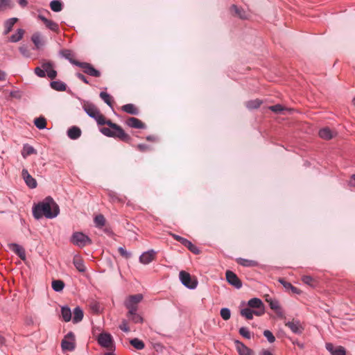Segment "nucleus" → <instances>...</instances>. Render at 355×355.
<instances>
[{"mask_svg": "<svg viewBox=\"0 0 355 355\" xmlns=\"http://www.w3.org/2000/svg\"><path fill=\"white\" fill-rule=\"evenodd\" d=\"M83 107L85 112L91 118H93L98 125H107L109 126V128H100V132L103 135L109 137L118 138L125 142L130 141V135L120 125L112 123L110 120H107L95 105L91 103H85Z\"/></svg>", "mask_w": 355, "mask_h": 355, "instance_id": "f257e3e1", "label": "nucleus"}, {"mask_svg": "<svg viewBox=\"0 0 355 355\" xmlns=\"http://www.w3.org/2000/svg\"><path fill=\"white\" fill-rule=\"evenodd\" d=\"M59 213V206L51 197L46 198L33 208V215L36 219H40L43 216L46 218H53Z\"/></svg>", "mask_w": 355, "mask_h": 355, "instance_id": "f03ea898", "label": "nucleus"}, {"mask_svg": "<svg viewBox=\"0 0 355 355\" xmlns=\"http://www.w3.org/2000/svg\"><path fill=\"white\" fill-rule=\"evenodd\" d=\"M71 242L79 248H83L92 243V240L80 232H74L71 237Z\"/></svg>", "mask_w": 355, "mask_h": 355, "instance_id": "7ed1b4c3", "label": "nucleus"}, {"mask_svg": "<svg viewBox=\"0 0 355 355\" xmlns=\"http://www.w3.org/2000/svg\"><path fill=\"white\" fill-rule=\"evenodd\" d=\"M142 299L143 295L141 294L130 295L126 299L124 304L129 313L137 311V305L142 300Z\"/></svg>", "mask_w": 355, "mask_h": 355, "instance_id": "20e7f679", "label": "nucleus"}, {"mask_svg": "<svg viewBox=\"0 0 355 355\" xmlns=\"http://www.w3.org/2000/svg\"><path fill=\"white\" fill-rule=\"evenodd\" d=\"M248 305L250 309H257L254 311V315L257 316H261L265 313V306L263 302L257 297L250 299L248 302Z\"/></svg>", "mask_w": 355, "mask_h": 355, "instance_id": "39448f33", "label": "nucleus"}, {"mask_svg": "<svg viewBox=\"0 0 355 355\" xmlns=\"http://www.w3.org/2000/svg\"><path fill=\"white\" fill-rule=\"evenodd\" d=\"M62 348L64 351L71 352L75 349V336L73 333L69 332L62 340Z\"/></svg>", "mask_w": 355, "mask_h": 355, "instance_id": "423d86ee", "label": "nucleus"}, {"mask_svg": "<svg viewBox=\"0 0 355 355\" xmlns=\"http://www.w3.org/2000/svg\"><path fill=\"white\" fill-rule=\"evenodd\" d=\"M179 276L182 284L186 287L194 289L197 286V281L192 279L189 272L182 270L180 272Z\"/></svg>", "mask_w": 355, "mask_h": 355, "instance_id": "0eeeda50", "label": "nucleus"}, {"mask_svg": "<svg viewBox=\"0 0 355 355\" xmlns=\"http://www.w3.org/2000/svg\"><path fill=\"white\" fill-rule=\"evenodd\" d=\"M78 67L82 68L83 72L89 76L96 78L101 76V72L98 70L96 69L91 64L88 62H80V63H78Z\"/></svg>", "mask_w": 355, "mask_h": 355, "instance_id": "6e6552de", "label": "nucleus"}, {"mask_svg": "<svg viewBox=\"0 0 355 355\" xmlns=\"http://www.w3.org/2000/svg\"><path fill=\"white\" fill-rule=\"evenodd\" d=\"M285 326L288 327L291 331L295 334H302L304 327L298 320H292L285 322Z\"/></svg>", "mask_w": 355, "mask_h": 355, "instance_id": "1a4fd4ad", "label": "nucleus"}, {"mask_svg": "<svg viewBox=\"0 0 355 355\" xmlns=\"http://www.w3.org/2000/svg\"><path fill=\"white\" fill-rule=\"evenodd\" d=\"M225 276L227 282L230 285L234 286L237 289H239L242 287L241 281L234 272L230 270H227L225 273Z\"/></svg>", "mask_w": 355, "mask_h": 355, "instance_id": "9d476101", "label": "nucleus"}, {"mask_svg": "<svg viewBox=\"0 0 355 355\" xmlns=\"http://www.w3.org/2000/svg\"><path fill=\"white\" fill-rule=\"evenodd\" d=\"M267 302L269 304L270 309H272L279 318H285L284 313L277 300L270 298V300H267Z\"/></svg>", "mask_w": 355, "mask_h": 355, "instance_id": "9b49d317", "label": "nucleus"}, {"mask_svg": "<svg viewBox=\"0 0 355 355\" xmlns=\"http://www.w3.org/2000/svg\"><path fill=\"white\" fill-rule=\"evenodd\" d=\"M157 252L154 250H150L144 252L139 257V261L143 264H148L152 262L156 257Z\"/></svg>", "mask_w": 355, "mask_h": 355, "instance_id": "f8f14e48", "label": "nucleus"}, {"mask_svg": "<svg viewBox=\"0 0 355 355\" xmlns=\"http://www.w3.org/2000/svg\"><path fill=\"white\" fill-rule=\"evenodd\" d=\"M98 343L103 347L109 348L112 345V338L110 334L103 333L98 337Z\"/></svg>", "mask_w": 355, "mask_h": 355, "instance_id": "ddd939ff", "label": "nucleus"}, {"mask_svg": "<svg viewBox=\"0 0 355 355\" xmlns=\"http://www.w3.org/2000/svg\"><path fill=\"white\" fill-rule=\"evenodd\" d=\"M125 123L130 128L136 129H144L146 125L141 120L135 117H129L126 119Z\"/></svg>", "mask_w": 355, "mask_h": 355, "instance_id": "4468645a", "label": "nucleus"}, {"mask_svg": "<svg viewBox=\"0 0 355 355\" xmlns=\"http://www.w3.org/2000/svg\"><path fill=\"white\" fill-rule=\"evenodd\" d=\"M31 41L34 44L36 49H40L45 44L44 37L39 32H36L32 35Z\"/></svg>", "mask_w": 355, "mask_h": 355, "instance_id": "2eb2a0df", "label": "nucleus"}, {"mask_svg": "<svg viewBox=\"0 0 355 355\" xmlns=\"http://www.w3.org/2000/svg\"><path fill=\"white\" fill-rule=\"evenodd\" d=\"M325 347L331 355H346L345 349L342 346H338L335 348L332 343H327Z\"/></svg>", "mask_w": 355, "mask_h": 355, "instance_id": "dca6fc26", "label": "nucleus"}, {"mask_svg": "<svg viewBox=\"0 0 355 355\" xmlns=\"http://www.w3.org/2000/svg\"><path fill=\"white\" fill-rule=\"evenodd\" d=\"M42 67L44 69L49 78L54 79L57 76V71L53 69V64L51 62L42 63Z\"/></svg>", "mask_w": 355, "mask_h": 355, "instance_id": "f3484780", "label": "nucleus"}, {"mask_svg": "<svg viewBox=\"0 0 355 355\" xmlns=\"http://www.w3.org/2000/svg\"><path fill=\"white\" fill-rule=\"evenodd\" d=\"M42 67L44 69L49 78L54 79L57 76V71L53 69V64L51 62L42 63Z\"/></svg>", "mask_w": 355, "mask_h": 355, "instance_id": "a211bd4d", "label": "nucleus"}, {"mask_svg": "<svg viewBox=\"0 0 355 355\" xmlns=\"http://www.w3.org/2000/svg\"><path fill=\"white\" fill-rule=\"evenodd\" d=\"M22 177L26 184L31 189H34L37 187L36 180L29 174L28 171L24 168L21 171Z\"/></svg>", "mask_w": 355, "mask_h": 355, "instance_id": "6ab92c4d", "label": "nucleus"}, {"mask_svg": "<svg viewBox=\"0 0 355 355\" xmlns=\"http://www.w3.org/2000/svg\"><path fill=\"white\" fill-rule=\"evenodd\" d=\"M8 247L9 250L14 252L17 254L22 260L26 259V253L24 249L17 243H8Z\"/></svg>", "mask_w": 355, "mask_h": 355, "instance_id": "aec40b11", "label": "nucleus"}, {"mask_svg": "<svg viewBox=\"0 0 355 355\" xmlns=\"http://www.w3.org/2000/svg\"><path fill=\"white\" fill-rule=\"evenodd\" d=\"M38 18L41 21H42L44 22V24H45V26L50 30H51L54 32H56V33H58L59 31V26L57 23L54 22L50 19H48L47 18H46L45 17H44L43 15H38Z\"/></svg>", "mask_w": 355, "mask_h": 355, "instance_id": "412c9836", "label": "nucleus"}, {"mask_svg": "<svg viewBox=\"0 0 355 355\" xmlns=\"http://www.w3.org/2000/svg\"><path fill=\"white\" fill-rule=\"evenodd\" d=\"M121 109L123 112L132 115H137L139 113L138 107L132 103L125 104L123 105Z\"/></svg>", "mask_w": 355, "mask_h": 355, "instance_id": "4be33fe9", "label": "nucleus"}, {"mask_svg": "<svg viewBox=\"0 0 355 355\" xmlns=\"http://www.w3.org/2000/svg\"><path fill=\"white\" fill-rule=\"evenodd\" d=\"M237 350L239 355H254L252 349L240 342H237Z\"/></svg>", "mask_w": 355, "mask_h": 355, "instance_id": "5701e85b", "label": "nucleus"}, {"mask_svg": "<svg viewBox=\"0 0 355 355\" xmlns=\"http://www.w3.org/2000/svg\"><path fill=\"white\" fill-rule=\"evenodd\" d=\"M81 130L76 126L70 128L67 131L68 137L71 139H77L80 137Z\"/></svg>", "mask_w": 355, "mask_h": 355, "instance_id": "b1692460", "label": "nucleus"}, {"mask_svg": "<svg viewBox=\"0 0 355 355\" xmlns=\"http://www.w3.org/2000/svg\"><path fill=\"white\" fill-rule=\"evenodd\" d=\"M73 263L74 266L76 267V268L79 272H83L86 270V267L84 264V261L80 257H79L78 256H75L73 258Z\"/></svg>", "mask_w": 355, "mask_h": 355, "instance_id": "393cba45", "label": "nucleus"}, {"mask_svg": "<svg viewBox=\"0 0 355 355\" xmlns=\"http://www.w3.org/2000/svg\"><path fill=\"white\" fill-rule=\"evenodd\" d=\"M236 262L245 267H255L258 266L257 261L243 258L237 259Z\"/></svg>", "mask_w": 355, "mask_h": 355, "instance_id": "a878e982", "label": "nucleus"}, {"mask_svg": "<svg viewBox=\"0 0 355 355\" xmlns=\"http://www.w3.org/2000/svg\"><path fill=\"white\" fill-rule=\"evenodd\" d=\"M36 150L29 144H24L21 151V155L24 158H26L28 156L36 154Z\"/></svg>", "mask_w": 355, "mask_h": 355, "instance_id": "bb28decb", "label": "nucleus"}, {"mask_svg": "<svg viewBox=\"0 0 355 355\" xmlns=\"http://www.w3.org/2000/svg\"><path fill=\"white\" fill-rule=\"evenodd\" d=\"M61 54L63 57H64L66 59L69 60V61L74 65L78 66V63L80 62L77 61L73 58V55L72 51L70 50H68V49L63 50V51H62Z\"/></svg>", "mask_w": 355, "mask_h": 355, "instance_id": "cd10ccee", "label": "nucleus"}, {"mask_svg": "<svg viewBox=\"0 0 355 355\" xmlns=\"http://www.w3.org/2000/svg\"><path fill=\"white\" fill-rule=\"evenodd\" d=\"M279 282L283 285V286L286 289H288V290L290 289L292 291V293H295V294H300L301 293V291L299 288H297V287L293 286L291 283L285 281L284 279H279Z\"/></svg>", "mask_w": 355, "mask_h": 355, "instance_id": "c85d7f7f", "label": "nucleus"}, {"mask_svg": "<svg viewBox=\"0 0 355 355\" xmlns=\"http://www.w3.org/2000/svg\"><path fill=\"white\" fill-rule=\"evenodd\" d=\"M51 87L52 89L59 92L65 91L67 88L66 84L60 80L52 81Z\"/></svg>", "mask_w": 355, "mask_h": 355, "instance_id": "c756f323", "label": "nucleus"}, {"mask_svg": "<svg viewBox=\"0 0 355 355\" xmlns=\"http://www.w3.org/2000/svg\"><path fill=\"white\" fill-rule=\"evenodd\" d=\"M17 18H15V17H13V18H10V19H8V20H6L4 23V26H5V31H4V35H7L8 33H9L13 26L15 25V24L17 21Z\"/></svg>", "mask_w": 355, "mask_h": 355, "instance_id": "7c9ffc66", "label": "nucleus"}, {"mask_svg": "<svg viewBox=\"0 0 355 355\" xmlns=\"http://www.w3.org/2000/svg\"><path fill=\"white\" fill-rule=\"evenodd\" d=\"M318 134L320 138L326 140L331 139L333 137V133L329 128H322Z\"/></svg>", "mask_w": 355, "mask_h": 355, "instance_id": "2f4dec72", "label": "nucleus"}, {"mask_svg": "<svg viewBox=\"0 0 355 355\" xmlns=\"http://www.w3.org/2000/svg\"><path fill=\"white\" fill-rule=\"evenodd\" d=\"M73 322L78 323L83 320V311L80 307H76L73 310Z\"/></svg>", "mask_w": 355, "mask_h": 355, "instance_id": "473e14b6", "label": "nucleus"}, {"mask_svg": "<svg viewBox=\"0 0 355 355\" xmlns=\"http://www.w3.org/2000/svg\"><path fill=\"white\" fill-rule=\"evenodd\" d=\"M61 315L64 322H69L71 320V311L68 306L61 308Z\"/></svg>", "mask_w": 355, "mask_h": 355, "instance_id": "72a5a7b5", "label": "nucleus"}, {"mask_svg": "<svg viewBox=\"0 0 355 355\" xmlns=\"http://www.w3.org/2000/svg\"><path fill=\"white\" fill-rule=\"evenodd\" d=\"M101 98L110 107L112 108L113 98L112 97L105 92H101L99 94Z\"/></svg>", "mask_w": 355, "mask_h": 355, "instance_id": "f704fd0d", "label": "nucleus"}, {"mask_svg": "<svg viewBox=\"0 0 355 355\" xmlns=\"http://www.w3.org/2000/svg\"><path fill=\"white\" fill-rule=\"evenodd\" d=\"M127 316L134 323H142L143 322V318L139 314L137 313V311H134L133 313H129V311H128L127 313Z\"/></svg>", "mask_w": 355, "mask_h": 355, "instance_id": "c9c22d12", "label": "nucleus"}, {"mask_svg": "<svg viewBox=\"0 0 355 355\" xmlns=\"http://www.w3.org/2000/svg\"><path fill=\"white\" fill-rule=\"evenodd\" d=\"M241 316L244 317L247 320H252L254 315V311L252 310L250 307L245 308L241 310Z\"/></svg>", "mask_w": 355, "mask_h": 355, "instance_id": "e433bc0d", "label": "nucleus"}, {"mask_svg": "<svg viewBox=\"0 0 355 355\" xmlns=\"http://www.w3.org/2000/svg\"><path fill=\"white\" fill-rule=\"evenodd\" d=\"M302 281L304 284H306L311 287H315L318 285V282L309 275L303 276L302 277Z\"/></svg>", "mask_w": 355, "mask_h": 355, "instance_id": "4c0bfd02", "label": "nucleus"}, {"mask_svg": "<svg viewBox=\"0 0 355 355\" xmlns=\"http://www.w3.org/2000/svg\"><path fill=\"white\" fill-rule=\"evenodd\" d=\"M24 34V31L21 28H19L15 34L11 35L10 41L12 42H17L23 37Z\"/></svg>", "mask_w": 355, "mask_h": 355, "instance_id": "58836bf2", "label": "nucleus"}, {"mask_svg": "<svg viewBox=\"0 0 355 355\" xmlns=\"http://www.w3.org/2000/svg\"><path fill=\"white\" fill-rule=\"evenodd\" d=\"M35 125L40 130L44 129L46 125V121L44 117L36 118L34 121Z\"/></svg>", "mask_w": 355, "mask_h": 355, "instance_id": "ea45409f", "label": "nucleus"}, {"mask_svg": "<svg viewBox=\"0 0 355 355\" xmlns=\"http://www.w3.org/2000/svg\"><path fill=\"white\" fill-rule=\"evenodd\" d=\"M51 9L54 12H60L62 9V4L59 0H53L50 3Z\"/></svg>", "mask_w": 355, "mask_h": 355, "instance_id": "a19ab883", "label": "nucleus"}, {"mask_svg": "<svg viewBox=\"0 0 355 355\" xmlns=\"http://www.w3.org/2000/svg\"><path fill=\"white\" fill-rule=\"evenodd\" d=\"M64 284L61 280H54L52 282V288L56 292H60L63 290Z\"/></svg>", "mask_w": 355, "mask_h": 355, "instance_id": "79ce46f5", "label": "nucleus"}, {"mask_svg": "<svg viewBox=\"0 0 355 355\" xmlns=\"http://www.w3.org/2000/svg\"><path fill=\"white\" fill-rule=\"evenodd\" d=\"M262 103V101L259 99H254L249 101L246 103V106L248 109H256L258 108L261 104Z\"/></svg>", "mask_w": 355, "mask_h": 355, "instance_id": "37998d69", "label": "nucleus"}, {"mask_svg": "<svg viewBox=\"0 0 355 355\" xmlns=\"http://www.w3.org/2000/svg\"><path fill=\"white\" fill-rule=\"evenodd\" d=\"M130 344L137 349H143L145 347L144 342L138 338H134L130 340Z\"/></svg>", "mask_w": 355, "mask_h": 355, "instance_id": "c03bdc74", "label": "nucleus"}, {"mask_svg": "<svg viewBox=\"0 0 355 355\" xmlns=\"http://www.w3.org/2000/svg\"><path fill=\"white\" fill-rule=\"evenodd\" d=\"M94 223H95L96 226L98 227H103L105 225V217L101 214L96 216L94 218Z\"/></svg>", "mask_w": 355, "mask_h": 355, "instance_id": "a18cd8bd", "label": "nucleus"}, {"mask_svg": "<svg viewBox=\"0 0 355 355\" xmlns=\"http://www.w3.org/2000/svg\"><path fill=\"white\" fill-rule=\"evenodd\" d=\"M232 10L234 11L235 14L241 19H247L248 15L245 11L240 10L236 6L233 5L231 8Z\"/></svg>", "mask_w": 355, "mask_h": 355, "instance_id": "49530a36", "label": "nucleus"}, {"mask_svg": "<svg viewBox=\"0 0 355 355\" xmlns=\"http://www.w3.org/2000/svg\"><path fill=\"white\" fill-rule=\"evenodd\" d=\"M220 316L222 318L225 320H227L231 317V312L230 310L227 308H223L220 309Z\"/></svg>", "mask_w": 355, "mask_h": 355, "instance_id": "de8ad7c7", "label": "nucleus"}, {"mask_svg": "<svg viewBox=\"0 0 355 355\" xmlns=\"http://www.w3.org/2000/svg\"><path fill=\"white\" fill-rule=\"evenodd\" d=\"M239 334L244 338L250 339L251 338V333L247 327H241Z\"/></svg>", "mask_w": 355, "mask_h": 355, "instance_id": "09e8293b", "label": "nucleus"}, {"mask_svg": "<svg viewBox=\"0 0 355 355\" xmlns=\"http://www.w3.org/2000/svg\"><path fill=\"white\" fill-rule=\"evenodd\" d=\"M263 336L267 338L269 343H272L275 340V338L272 333L269 330H265L263 331Z\"/></svg>", "mask_w": 355, "mask_h": 355, "instance_id": "8fccbe9b", "label": "nucleus"}, {"mask_svg": "<svg viewBox=\"0 0 355 355\" xmlns=\"http://www.w3.org/2000/svg\"><path fill=\"white\" fill-rule=\"evenodd\" d=\"M10 1L9 0H0V12L4 11L8 8H10Z\"/></svg>", "mask_w": 355, "mask_h": 355, "instance_id": "3c124183", "label": "nucleus"}, {"mask_svg": "<svg viewBox=\"0 0 355 355\" xmlns=\"http://www.w3.org/2000/svg\"><path fill=\"white\" fill-rule=\"evenodd\" d=\"M34 72L37 76L40 78H44L46 76V73L42 67H36L34 70Z\"/></svg>", "mask_w": 355, "mask_h": 355, "instance_id": "603ef678", "label": "nucleus"}, {"mask_svg": "<svg viewBox=\"0 0 355 355\" xmlns=\"http://www.w3.org/2000/svg\"><path fill=\"white\" fill-rule=\"evenodd\" d=\"M269 109L271 111L276 112V113H280L281 112H282L284 110V107L279 104L270 106L269 107Z\"/></svg>", "mask_w": 355, "mask_h": 355, "instance_id": "864d4df0", "label": "nucleus"}, {"mask_svg": "<svg viewBox=\"0 0 355 355\" xmlns=\"http://www.w3.org/2000/svg\"><path fill=\"white\" fill-rule=\"evenodd\" d=\"M118 251L122 257L126 259H128L130 257V254L123 247H119Z\"/></svg>", "mask_w": 355, "mask_h": 355, "instance_id": "5fc2aeb1", "label": "nucleus"}, {"mask_svg": "<svg viewBox=\"0 0 355 355\" xmlns=\"http://www.w3.org/2000/svg\"><path fill=\"white\" fill-rule=\"evenodd\" d=\"M171 236H173V238L175 240H176V241H179V242H180V243H182V245H183V244H185L186 241L187 240V239L183 238V237H182V236H179V235L175 234H171Z\"/></svg>", "mask_w": 355, "mask_h": 355, "instance_id": "6e6d98bb", "label": "nucleus"}, {"mask_svg": "<svg viewBox=\"0 0 355 355\" xmlns=\"http://www.w3.org/2000/svg\"><path fill=\"white\" fill-rule=\"evenodd\" d=\"M119 328L123 331H125V332H128L130 331V328L128 325V323L126 321L123 320L121 324H120L119 326Z\"/></svg>", "mask_w": 355, "mask_h": 355, "instance_id": "4d7b16f0", "label": "nucleus"}, {"mask_svg": "<svg viewBox=\"0 0 355 355\" xmlns=\"http://www.w3.org/2000/svg\"><path fill=\"white\" fill-rule=\"evenodd\" d=\"M188 249L195 254H198L200 252V249L193 243H191V247H189Z\"/></svg>", "mask_w": 355, "mask_h": 355, "instance_id": "13d9d810", "label": "nucleus"}, {"mask_svg": "<svg viewBox=\"0 0 355 355\" xmlns=\"http://www.w3.org/2000/svg\"><path fill=\"white\" fill-rule=\"evenodd\" d=\"M137 149L140 151L144 152L149 149V146L146 144H139L137 146Z\"/></svg>", "mask_w": 355, "mask_h": 355, "instance_id": "bf43d9fd", "label": "nucleus"}, {"mask_svg": "<svg viewBox=\"0 0 355 355\" xmlns=\"http://www.w3.org/2000/svg\"><path fill=\"white\" fill-rule=\"evenodd\" d=\"M76 76L80 79L83 82H84L86 84H89V82L87 79V78L82 73H76Z\"/></svg>", "mask_w": 355, "mask_h": 355, "instance_id": "052dcab7", "label": "nucleus"}, {"mask_svg": "<svg viewBox=\"0 0 355 355\" xmlns=\"http://www.w3.org/2000/svg\"><path fill=\"white\" fill-rule=\"evenodd\" d=\"M20 53L24 56H28L27 48L25 46H21L19 48Z\"/></svg>", "mask_w": 355, "mask_h": 355, "instance_id": "680f3d73", "label": "nucleus"}, {"mask_svg": "<svg viewBox=\"0 0 355 355\" xmlns=\"http://www.w3.org/2000/svg\"><path fill=\"white\" fill-rule=\"evenodd\" d=\"M349 185L350 187H355V175H352L349 181Z\"/></svg>", "mask_w": 355, "mask_h": 355, "instance_id": "e2e57ef3", "label": "nucleus"}, {"mask_svg": "<svg viewBox=\"0 0 355 355\" xmlns=\"http://www.w3.org/2000/svg\"><path fill=\"white\" fill-rule=\"evenodd\" d=\"M19 4L22 7H26L28 4L27 0H19Z\"/></svg>", "mask_w": 355, "mask_h": 355, "instance_id": "0e129e2a", "label": "nucleus"}, {"mask_svg": "<svg viewBox=\"0 0 355 355\" xmlns=\"http://www.w3.org/2000/svg\"><path fill=\"white\" fill-rule=\"evenodd\" d=\"M6 79V73L0 70V80H4Z\"/></svg>", "mask_w": 355, "mask_h": 355, "instance_id": "69168bd1", "label": "nucleus"}, {"mask_svg": "<svg viewBox=\"0 0 355 355\" xmlns=\"http://www.w3.org/2000/svg\"><path fill=\"white\" fill-rule=\"evenodd\" d=\"M191 243H192L190 241L187 240L185 244H183V245L189 248V247H191Z\"/></svg>", "mask_w": 355, "mask_h": 355, "instance_id": "338daca9", "label": "nucleus"}, {"mask_svg": "<svg viewBox=\"0 0 355 355\" xmlns=\"http://www.w3.org/2000/svg\"><path fill=\"white\" fill-rule=\"evenodd\" d=\"M262 355H273V354L268 350H263L262 352Z\"/></svg>", "mask_w": 355, "mask_h": 355, "instance_id": "774afa93", "label": "nucleus"}]
</instances>
